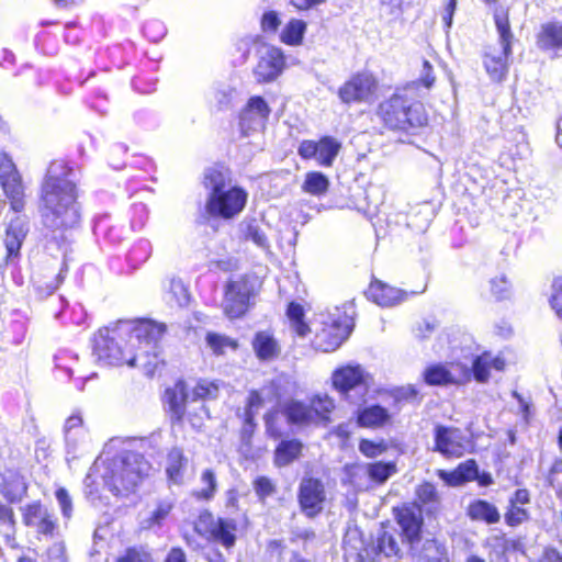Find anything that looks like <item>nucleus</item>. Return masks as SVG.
I'll return each mask as SVG.
<instances>
[{
    "label": "nucleus",
    "mask_w": 562,
    "mask_h": 562,
    "mask_svg": "<svg viewBox=\"0 0 562 562\" xmlns=\"http://www.w3.org/2000/svg\"><path fill=\"white\" fill-rule=\"evenodd\" d=\"M391 414L389 411L378 404L359 408L357 412V423L361 427L380 428L389 423Z\"/></svg>",
    "instance_id": "nucleus-29"
},
{
    "label": "nucleus",
    "mask_w": 562,
    "mask_h": 562,
    "mask_svg": "<svg viewBox=\"0 0 562 562\" xmlns=\"http://www.w3.org/2000/svg\"><path fill=\"white\" fill-rule=\"evenodd\" d=\"M325 487L321 480L303 477L297 493L301 510L307 517H315L323 510L325 502Z\"/></svg>",
    "instance_id": "nucleus-17"
},
{
    "label": "nucleus",
    "mask_w": 562,
    "mask_h": 562,
    "mask_svg": "<svg viewBox=\"0 0 562 562\" xmlns=\"http://www.w3.org/2000/svg\"><path fill=\"white\" fill-rule=\"evenodd\" d=\"M498 33V43L484 47L482 59L483 66L490 79L494 82H502L509 71V57L512 55L513 33L510 30L508 14L497 12L494 16Z\"/></svg>",
    "instance_id": "nucleus-6"
},
{
    "label": "nucleus",
    "mask_w": 562,
    "mask_h": 562,
    "mask_svg": "<svg viewBox=\"0 0 562 562\" xmlns=\"http://www.w3.org/2000/svg\"><path fill=\"white\" fill-rule=\"evenodd\" d=\"M490 293L496 301L509 300L513 295V285L506 274L501 273L488 280Z\"/></svg>",
    "instance_id": "nucleus-41"
},
{
    "label": "nucleus",
    "mask_w": 562,
    "mask_h": 562,
    "mask_svg": "<svg viewBox=\"0 0 562 562\" xmlns=\"http://www.w3.org/2000/svg\"><path fill=\"white\" fill-rule=\"evenodd\" d=\"M329 187L328 178L319 171H310L305 176L302 190L312 195H323Z\"/></svg>",
    "instance_id": "nucleus-38"
},
{
    "label": "nucleus",
    "mask_w": 562,
    "mask_h": 562,
    "mask_svg": "<svg viewBox=\"0 0 562 562\" xmlns=\"http://www.w3.org/2000/svg\"><path fill=\"white\" fill-rule=\"evenodd\" d=\"M252 294V284L245 277L231 280L226 284L223 300V310L226 316L229 318L243 316L248 310L249 300Z\"/></svg>",
    "instance_id": "nucleus-12"
},
{
    "label": "nucleus",
    "mask_w": 562,
    "mask_h": 562,
    "mask_svg": "<svg viewBox=\"0 0 562 562\" xmlns=\"http://www.w3.org/2000/svg\"><path fill=\"white\" fill-rule=\"evenodd\" d=\"M78 180L72 162L55 160L41 183L38 214L42 225L54 238H63L65 233L78 228L81 223Z\"/></svg>",
    "instance_id": "nucleus-2"
},
{
    "label": "nucleus",
    "mask_w": 562,
    "mask_h": 562,
    "mask_svg": "<svg viewBox=\"0 0 562 562\" xmlns=\"http://www.w3.org/2000/svg\"><path fill=\"white\" fill-rule=\"evenodd\" d=\"M355 310L351 303L345 304L341 308L336 307L334 312L323 316L322 327L316 330L313 346L316 350L331 352L351 334Z\"/></svg>",
    "instance_id": "nucleus-7"
},
{
    "label": "nucleus",
    "mask_w": 562,
    "mask_h": 562,
    "mask_svg": "<svg viewBox=\"0 0 562 562\" xmlns=\"http://www.w3.org/2000/svg\"><path fill=\"white\" fill-rule=\"evenodd\" d=\"M116 562H151L150 554L143 549L128 548Z\"/></svg>",
    "instance_id": "nucleus-64"
},
{
    "label": "nucleus",
    "mask_w": 562,
    "mask_h": 562,
    "mask_svg": "<svg viewBox=\"0 0 562 562\" xmlns=\"http://www.w3.org/2000/svg\"><path fill=\"white\" fill-rule=\"evenodd\" d=\"M56 501L59 505L61 516L67 521L72 517V499L68 493V491L64 487H59L55 492Z\"/></svg>",
    "instance_id": "nucleus-56"
},
{
    "label": "nucleus",
    "mask_w": 562,
    "mask_h": 562,
    "mask_svg": "<svg viewBox=\"0 0 562 562\" xmlns=\"http://www.w3.org/2000/svg\"><path fill=\"white\" fill-rule=\"evenodd\" d=\"M387 449L383 441L375 442L369 439H362L359 442V451L367 458H376Z\"/></svg>",
    "instance_id": "nucleus-57"
},
{
    "label": "nucleus",
    "mask_w": 562,
    "mask_h": 562,
    "mask_svg": "<svg viewBox=\"0 0 562 562\" xmlns=\"http://www.w3.org/2000/svg\"><path fill=\"white\" fill-rule=\"evenodd\" d=\"M251 346L256 357L260 361H271L281 353V346L273 334L268 330H260L255 334Z\"/></svg>",
    "instance_id": "nucleus-25"
},
{
    "label": "nucleus",
    "mask_w": 562,
    "mask_h": 562,
    "mask_svg": "<svg viewBox=\"0 0 562 562\" xmlns=\"http://www.w3.org/2000/svg\"><path fill=\"white\" fill-rule=\"evenodd\" d=\"M165 325L148 319L119 321L99 329L93 338V356L104 366L139 367L153 376L162 364L159 340Z\"/></svg>",
    "instance_id": "nucleus-1"
},
{
    "label": "nucleus",
    "mask_w": 562,
    "mask_h": 562,
    "mask_svg": "<svg viewBox=\"0 0 562 562\" xmlns=\"http://www.w3.org/2000/svg\"><path fill=\"white\" fill-rule=\"evenodd\" d=\"M550 304L557 316L562 319V277L555 279L552 284Z\"/></svg>",
    "instance_id": "nucleus-62"
},
{
    "label": "nucleus",
    "mask_w": 562,
    "mask_h": 562,
    "mask_svg": "<svg viewBox=\"0 0 562 562\" xmlns=\"http://www.w3.org/2000/svg\"><path fill=\"white\" fill-rule=\"evenodd\" d=\"M22 510L23 522L33 529L40 539H53L59 535L55 514L40 502L27 504Z\"/></svg>",
    "instance_id": "nucleus-11"
},
{
    "label": "nucleus",
    "mask_w": 562,
    "mask_h": 562,
    "mask_svg": "<svg viewBox=\"0 0 562 562\" xmlns=\"http://www.w3.org/2000/svg\"><path fill=\"white\" fill-rule=\"evenodd\" d=\"M164 401L171 415L172 422H181L186 414V405L191 401L186 382L178 381L165 391Z\"/></svg>",
    "instance_id": "nucleus-22"
},
{
    "label": "nucleus",
    "mask_w": 562,
    "mask_h": 562,
    "mask_svg": "<svg viewBox=\"0 0 562 562\" xmlns=\"http://www.w3.org/2000/svg\"><path fill=\"white\" fill-rule=\"evenodd\" d=\"M131 227L133 231H140L145 227L149 218V210L144 203H134L131 206Z\"/></svg>",
    "instance_id": "nucleus-49"
},
{
    "label": "nucleus",
    "mask_w": 562,
    "mask_h": 562,
    "mask_svg": "<svg viewBox=\"0 0 562 562\" xmlns=\"http://www.w3.org/2000/svg\"><path fill=\"white\" fill-rule=\"evenodd\" d=\"M367 475L378 484L385 483L393 474L396 473V464L394 462H373L366 464Z\"/></svg>",
    "instance_id": "nucleus-39"
},
{
    "label": "nucleus",
    "mask_w": 562,
    "mask_h": 562,
    "mask_svg": "<svg viewBox=\"0 0 562 562\" xmlns=\"http://www.w3.org/2000/svg\"><path fill=\"white\" fill-rule=\"evenodd\" d=\"M111 216L106 213L99 214L93 218V234L100 239L113 228Z\"/></svg>",
    "instance_id": "nucleus-58"
},
{
    "label": "nucleus",
    "mask_w": 562,
    "mask_h": 562,
    "mask_svg": "<svg viewBox=\"0 0 562 562\" xmlns=\"http://www.w3.org/2000/svg\"><path fill=\"white\" fill-rule=\"evenodd\" d=\"M311 408L315 409V422L319 418H326L327 415L335 408L334 401L327 395L315 396L312 400Z\"/></svg>",
    "instance_id": "nucleus-51"
},
{
    "label": "nucleus",
    "mask_w": 562,
    "mask_h": 562,
    "mask_svg": "<svg viewBox=\"0 0 562 562\" xmlns=\"http://www.w3.org/2000/svg\"><path fill=\"white\" fill-rule=\"evenodd\" d=\"M395 520L401 527L402 538L411 546L418 543L424 526L423 508L417 503L404 504L395 508Z\"/></svg>",
    "instance_id": "nucleus-15"
},
{
    "label": "nucleus",
    "mask_w": 562,
    "mask_h": 562,
    "mask_svg": "<svg viewBox=\"0 0 562 562\" xmlns=\"http://www.w3.org/2000/svg\"><path fill=\"white\" fill-rule=\"evenodd\" d=\"M368 300L375 304L389 307L401 303L406 299V293L400 289L390 286L381 281H372L366 291Z\"/></svg>",
    "instance_id": "nucleus-24"
},
{
    "label": "nucleus",
    "mask_w": 562,
    "mask_h": 562,
    "mask_svg": "<svg viewBox=\"0 0 562 562\" xmlns=\"http://www.w3.org/2000/svg\"><path fill=\"white\" fill-rule=\"evenodd\" d=\"M537 46L543 52L562 49V23L550 21L541 24L537 34Z\"/></svg>",
    "instance_id": "nucleus-26"
},
{
    "label": "nucleus",
    "mask_w": 562,
    "mask_h": 562,
    "mask_svg": "<svg viewBox=\"0 0 562 562\" xmlns=\"http://www.w3.org/2000/svg\"><path fill=\"white\" fill-rule=\"evenodd\" d=\"M29 233V222L26 217L16 215L10 221L5 228L4 246L7 255L4 258L5 265H16L21 254V247Z\"/></svg>",
    "instance_id": "nucleus-18"
},
{
    "label": "nucleus",
    "mask_w": 562,
    "mask_h": 562,
    "mask_svg": "<svg viewBox=\"0 0 562 562\" xmlns=\"http://www.w3.org/2000/svg\"><path fill=\"white\" fill-rule=\"evenodd\" d=\"M0 183L10 200L11 209L21 212L24 209V186L15 164L7 153L0 155Z\"/></svg>",
    "instance_id": "nucleus-10"
},
{
    "label": "nucleus",
    "mask_w": 562,
    "mask_h": 562,
    "mask_svg": "<svg viewBox=\"0 0 562 562\" xmlns=\"http://www.w3.org/2000/svg\"><path fill=\"white\" fill-rule=\"evenodd\" d=\"M457 474L461 476L464 483L474 481L477 476V464L470 459L457 467Z\"/></svg>",
    "instance_id": "nucleus-63"
},
{
    "label": "nucleus",
    "mask_w": 562,
    "mask_h": 562,
    "mask_svg": "<svg viewBox=\"0 0 562 562\" xmlns=\"http://www.w3.org/2000/svg\"><path fill=\"white\" fill-rule=\"evenodd\" d=\"M488 353L475 358L472 366L473 375L479 382H486L490 378L491 367L488 366Z\"/></svg>",
    "instance_id": "nucleus-55"
},
{
    "label": "nucleus",
    "mask_w": 562,
    "mask_h": 562,
    "mask_svg": "<svg viewBox=\"0 0 562 562\" xmlns=\"http://www.w3.org/2000/svg\"><path fill=\"white\" fill-rule=\"evenodd\" d=\"M186 464L187 459L184 458L182 450L179 448H172L167 456L166 472L168 477L175 483L180 482Z\"/></svg>",
    "instance_id": "nucleus-37"
},
{
    "label": "nucleus",
    "mask_w": 562,
    "mask_h": 562,
    "mask_svg": "<svg viewBox=\"0 0 562 562\" xmlns=\"http://www.w3.org/2000/svg\"><path fill=\"white\" fill-rule=\"evenodd\" d=\"M467 514L471 520L483 521L487 525L496 524L501 519L497 507L485 499L471 502L468 506Z\"/></svg>",
    "instance_id": "nucleus-30"
},
{
    "label": "nucleus",
    "mask_w": 562,
    "mask_h": 562,
    "mask_svg": "<svg viewBox=\"0 0 562 562\" xmlns=\"http://www.w3.org/2000/svg\"><path fill=\"white\" fill-rule=\"evenodd\" d=\"M78 362V356L69 350H58L54 356L56 376L58 379H70L74 372V364Z\"/></svg>",
    "instance_id": "nucleus-35"
},
{
    "label": "nucleus",
    "mask_w": 562,
    "mask_h": 562,
    "mask_svg": "<svg viewBox=\"0 0 562 562\" xmlns=\"http://www.w3.org/2000/svg\"><path fill=\"white\" fill-rule=\"evenodd\" d=\"M29 316L21 310H12L7 316L5 334L13 345H21L27 333Z\"/></svg>",
    "instance_id": "nucleus-28"
},
{
    "label": "nucleus",
    "mask_w": 562,
    "mask_h": 562,
    "mask_svg": "<svg viewBox=\"0 0 562 562\" xmlns=\"http://www.w3.org/2000/svg\"><path fill=\"white\" fill-rule=\"evenodd\" d=\"M189 394L192 402L213 400L217 397L218 385L207 380H200Z\"/></svg>",
    "instance_id": "nucleus-47"
},
{
    "label": "nucleus",
    "mask_w": 562,
    "mask_h": 562,
    "mask_svg": "<svg viewBox=\"0 0 562 562\" xmlns=\"http://www.w3.org/2000/svg\"><path fill=\"white\" fill-rule=\"evenodd\" d=\"M416 496L424 504L436 503L438 501L436 486L429 482H425L417 487Z\"/></svg>",
    "instance_id": "nucleus-60"
},
{
    "label": "nucleus",
    "mask_w": 562,
    "mask_h": 562,
    "mask_svg": "<svg viewBox=\"0 0 562 562\" xmlns=\"http://www.w3.org/2000/svg\"><path fill=\"white\" fill-rule=\"evenodd\" d=\"M88 314L82 304L75 303L71 306L69 305L67 310V323L80 326L86 324Z\"/></svg>",
    "instance_id": "nucleus-61"
},
{
    "label": "nucleus",
    "mask_w": 562,
    "mask_h": 562,
    "mask_svg": "<svg viewBox=\"0 0 562 562\" xmlns=\"http://www.w3.org/2000/svg\"><path fill=\"white\" fill-rule=\"evenodd\" d=\"M0 493L9 503H18L24 497L27 485L24 477L13 469L0 473Z\"/></svg>",
    "instance_id": "nucleus-23"
},
{
    "label": "nucleus",
    "mask_w": 562,
    "mask_h": 562,
    "mask_svg": "<svg viewBox=\"0 0 562 562\" xmlns=\"http://www.w3.org/2000/svg\"><path fill=\"white\" fill-rule=\"evenodd\" d=\"M258 63L254 76L260 83L276 80L285 66L282 50L276 46L261 44L257 49Z\"/></svg>",
    "instance_id": "nucleus-13"
},
{
    "label": "nucleus",
    "mask_w": 562,
    "mask_h": 562,
    "mask_svg": "<svg viewBox=\"0 0 562 562\" xmlns=\"http://www.w3.org/2000/svg\"><path fill=\"white\" fill-rule=\"evenodd\" d=\"M376 89V80L371 74L353 76L339 89V98L345 103L368 101Z\"/></svg>",
    "instance_id": "nucleus-19"
},
{
    "label": "nucleus",
    "mask_w": 562,
    "mask_h": 562,
    "mask_svg": "<svg viewBox=\"0 0 562 562\" xmlns=\"http://www.w3.org/2000/svg\"><path fill=\"white\" fill-rule=\"evenodd\" d=\"M200 482L202 487L193 492V495L199 499L210 501L214 497L217 488V481L215 473L211 469L202 472Z\"/></svg>",
    "instance_id": "nucleus-44"
},
{
    "label": "nucleus",
    "mask_w": 562,
    "mask_h": 562,
    "mask_svg": "<svg viewBox=\"0 0 562 562\" xmlns=\"http://www.w3.org/2000/svg\"><path fill=\"white\" fill-rule=\"evenodd\" d=\"M202 184L206 191L204 209L209 216L233 220L244 211L248 192L239 186L232 184L226 171L217 167L205 169Z\"/></svg>",
    "instance_id": "nucleus-4"
},
{
    "label": "nucleus",
    "mask_w": 562,
    "mask_h": 562,
    "mask_svg": "<svg viewBox=\"0 0 562 562\" xmlns=\"http://www.w3.org/2000/svg\"><path fill=\"white\" fill-rule=\"evenodd\" d=\"M424 380L428 385H443L452 382V375L442 364H434L424 371Z\"/></svg>",
    "instance_id": "nucleus-45"
},
{
    "label": "nucleus",
    "mask_w": 562,
    "mask_h": 562,
    "mask_svg": "<svg viewBox=\"0 0 562 562\" xmlns=\"http://www.w3.org/2000/svg\"><path fill=\"white\" fill-rule=\"evenodd\" d=\"M346 481L352 486H360L359 479L367 475L366 464H346L344 467Z\"/></svg>",
    "instance_id": "nucleus-59"
},
{
    "label": "nucleus",
    "mask_w": 562,
    "mask_h": 562,
    "mask_svg": "<svg viewBox=\"0 0 562 562\" xmlns=\"http://www.w3.org/2000/svg\"><path fill=\"white\" fill-rule=\"evenodd\" d=\"M281 397L280 384L277 381H271L263 385L260 390H251L248 394L247 404L245 407V415L247 423L250 425L255 419L257 413L263 407L266 402L279 401Z\"/></svg>",
    "instance_id": "nucleus-21"
},
{
    "label": "nucleus",
    "mask_w": 562,
    "mask_h": 562,
    "mask_svg": "<svg viewBox=\"0 0 562 562\" xmlns=\"http://www.w3.org/2000/svg\"><path fill=\"white\" fill-rule=\"evenodd\" d=\"M302 450V443L296 439L282 440L274 452V463L277 467H285L299 458Z\"/></svg>",
    "instance_id": "nucleus-32"
},
{
    "label": "nucleus",
    "mask_w": 562,
    "mask_h": 562,
    "mask_svg": "<svg viewBox=\"0 0 562 562\" xmlns=\"http://www.w3.org/2000/svg\"><path fill=\"white\" fill-rule=\"evenodd\" d=\"M400 535L395 529L380 528L372 542V552L376 558L401 560L403 550L398 542Z\"/></svg>",
    "instance_id": "nucleus-20"
},
{
    "label": "nucleus",
    "mask_w": 562,
    "mask_h": 562,
    "mask_svg": "<svg viewBox=\"0 0 562 562\" xmlns=\"http://www.w3.org/2000/svg\"><path fill=\"white\" fill-rule=\"evenodd\" d=\"M150 470L143 454L123 451L106 462L102 479L113 494L124 495L134 492Z\"/></svg>",
    "instance_id": "nucleus-5"
},
{
    "label": "nucleus",
    "mask_w": 562,
    "mask_h": 562,
    "mask_svg": "<svg viewBox=\"0 0 562 562\" xmlns=\"http://www.w3.org/2000/svg\"><path fill=\"white\" fill-rule=\"evenodd\" d=\"M252 487L260 502H265L267 497L272 496L277 492L276 484L267 476H258L254 481Z\"/></svg>",
    "instance_id": "nucleus-50"
},
{
    "label": "nucleus",
    "mask_w": 562,
    "mask_h": 562,
    "mask_svg": "<svg viewBox=\"0 0 562 562\" xmlns=\"http://www.w3.org/2000/svg\"><path fill=\"white\" fill-rule=\"evenodd\" d=\"M239 231L245 240L252 241L259 248L268 249L270 247L268 237L257 220H244L239 224Z\"/></svg>",
    "instance_id": "nucleus-31"
},
{
    "label": "nucleus",
    "mask_w": 562,
    "mask_h": 562,
    "mask_svg": "<svg viewBox=\"0 0 562 562\" xmlns=\"http://www.w3.org/2000/svg\"><path fill=\"white\" fill-rule=\"evenodd\" d=\"M340 148V143L334 137L324 136L319 140H302L297 154L303 159H315L319 166L330 167Z\"/></svg>",
    "instance_id": "nucleus-14"
},
{
    "label": "nucleus",
    "mask_w": 562,
    "mask_h": 562,
    "mask_svg": "<svg viewBox=\"0 0 562 562\" xmlns=\"http://www.w3.org/2000/svg\"><path fill=\"white\" fill-rule=\"evenodd\" d=\"M194 530L207 540L231 549L236 543L237 521L231 517H215L209 510L202 512L194 522Z\"/></svg>",
    "instance_id": "nucleus-8"
},
{
    "label": "nucleus",
    "mask_w": 562,
    "mask_h": 562,
    "mask_svg": "<svg viewBox=\"0 0 562 562\" xmlns=\"http://www.w3.org/2000/svg\"><path fill=\"white\" fill-rule=\"evenodd\" d=\"M286 316L293 330L300 337H305L310 331L308 325L304 322V308L296 302H291L286 308Z\"/></svg>",
    "instance_id": "nucleus-43"
},
{
    "label": "nucleus",
    "mask_w": 562,
    "mask_h": 562,
    "mask_svg": "<svg viewBox=\"0 0 562 562\" xmlns=\"http://www.w3.org/2000/svg\"><path fill=\"white\" fill-rule=\"evenodd\" d=\"M417 86L418 82H409L380 102L376 116L386 128L417 135L428 125V114Z\"/></svg>",
    "instance_id": "nucleus-3"
},
{
    "label": "nucleus",
    "mask_w": 562,
    "mask_h": 562,
    "mask_svg": "<svg viewBox=\"0 0 562 562\" xmlns=\"http://www.w3.org/2000/svg\"><path fill=\"white\" fill-rule=\"evenodd\" d=\"M153 247L148 239H138L128 250L126 261L132 269H137L151 256Z\"/></svg>",
    "instance_id": "nucleus-36"
},
{
    "label": "nucleus",
    "mask_w": 562,
    "mask_h": 562,
    "mask_svg": "<svg viewBox=\"0 0 562 562\" xmlns=\"http://www.w3.org/2000/svg\"><path fill=\"white\" fill-rule=\"evenodd\" d=\"M172 505L168 502L158 503L156 509L151 513L150 517L144 521L146 528H153L155 526H160L161 522L167 518Z\"/></svg>",
    "instance_id": "nucleus-53"
},
{
    "label": "nucleus",
    "mask_w": 562,
    "mask_h": 562,
    "mask_svg": "<svg viewBox=\"0 0 562 562\" xmlns=\"http://www.w3.org/2000/svg\"><path fill=\"white\" fill-rule=\"evenodd\" d=\"M529 514L521 506L509 504L505 513V521L510 527H516L528 520Z\"/></svg>",
    "instance_id": "nucleus-54"
},
{
    "label": "nucleus",
    "mask_w": 562,
    "mask_h": 562,
    "mask_svg": "<svg viewBox=\"0 0 562 562\" xmlns=\"http://www.w3.org/2000/svg\"><path fill=\"white\" fill-rule=\"evenodd\" d=\"M206 342L216 355H223L227 348L232 350L238 348L237 340L215 333H209L206 335Z\"/></svg>",
    "instance_id": "nucleus-48"
},
{
    "label": "nucleus",
    "mask_w": 562,
    "mask_h": 562,
    "mask_svg": "<svg viewBox=\"0 0 562 562\" xmlns=\"http://www.w3.org/2000/svg\"><path fill=\"white\" fill-rule=\"evenodd\" d=\"M56 288L57 286H49L47 301L44 302V308L48 314H52L56 321L66 324L69 302L63 295L55 294Z\"/></svg>",
    "instance_id": "nucleus-33"
},
{
    "label": "nucleus",
    "mask_w": 562,
    "mask_h": 562,
    "mask_svg": "<svg viewBox=\"0 0 562 562\" xmlns=\"http://www.w3.org/2000/svg\"><path fill=\"white\" fill-rule=\"evenodd\" d=\"M143 32L150 42L156 43L165 37L167 30L161 21L150 20L144 24Z\"/></svg>",
    "instance_id": "nucleus-52"
},
{
    "label": "nucleus",
    "mask_w": 562,
    "mask_h": 562,
    "mask_svg": "<svg viewBox=\"0 0 562 562\" xmlns=\"http://www.w3.org/2000/svg\"><path fill=\"white\" fill-rule=\"evenodd\" d=\"M250 114L255 115V124L265 125V122L270 114V109L263 98L251 97L248 100L247 105L243 111L244 124L247 123Z\"/></svg>",
    "instance_id": "nucleus-34"
},
{
    "label": "nucleus",
    "mask_w": 562,
    "mask_h": 562,
    "mask_svg": "<svg viewBox=\"0 0 562 562\" xmlns=\"http://www.w3.org/2000/svg\"><path fill=\"white\" fill-rule=\"evenodd\" d=\"M168 302L177 306H186L190 301V294L184 283L179 279H172L168 290Z\"/></svg>",
    "instance_id": "nucleus-46"
},
{
    "label": "nucleus",
    "mask_w": 562,
    "mask_h": 562,
    "mask_svg": "<svg viewBox=\"0 0 562 562\" xmlns=\"http://www.w3.org/2000/svg\"><path fill=\"white\" fill-rule=\"evenodd\" d=\"M331 380L334 387L351 404L360 405L364 402L368 385L361 366L338 368L334 371Z\"/></svg>",
    "instance_id": "nucleus-9"
},
{
    "label": "nucleus",
    "mask_w": 562,
    "mask_h": 562,
    "mask_svg": "<svg viewBox=\"0 0 562 562\" xmlns=\"http://www.w3.org/2000/svg\"><path fill=\"white\" fill-rule=\"evenodd\" d=\"M282 414L289 425H310L315 423V409L297 400H291L282 406Z\"/></svg>",
    "instance_id": "nucleus-27"
},
{
    "label": "nucleus",
    "mask_w": 562,
    "mask_h": 562,
    "mask_svg": "<svg viewBox=\"0 0 562 562\" xmlns=\"http://www.w3.org/2000/svg\"><path fill=\"white\" fill-rule=\"evenodd\" d=\"M434 451L446 458H460L467 451V440L459 428L438 425L434 434Z\"/></svg>",
    "instance_id": "nucleus-16"
},
{
    "label": "nucleus",
    "mask_w": 562,
    "mask_h": 562,
    "mask_svg": "<svg viewBox=\"0 0 562 562\" xmlns=\"http://www.w3.org/2000/svg\"><path fill=\"white\" fill-rule=\"evenodd\" d=\"M305 31L306 23L304 21L292 19L282 30L281 41L288 45H299L302 43Z\"/></svg>",
    "instance_id": "nucleus-42"
},
{
    "label": "nucleus",
    "mask_w": 562,
    "mask_h": 562,
    "mask_svg": "<svg viewBox=\"0 0 562 562\" xmlns=\"http://www.w3.org/2000/svg\"><path fill=\"white\" fill-rule=\"evenodd\" d=\"M284 415L282 408H273L265 415V426L267 435L271 438L278 439L285 432Z\"/></svg>",
    "instance_id": "nucleus-40"
}]
</instances>
